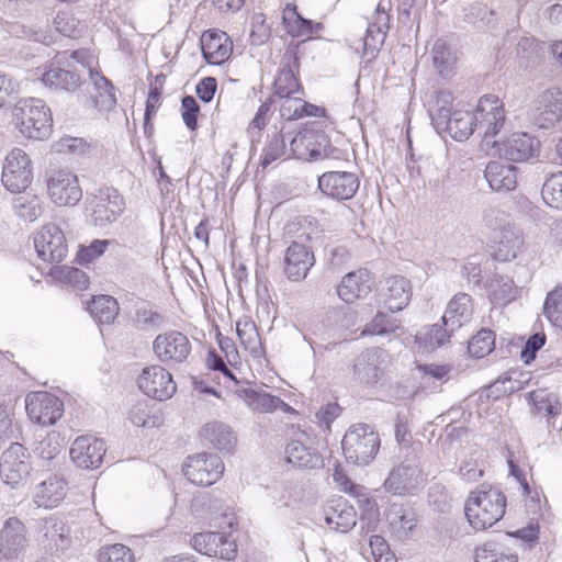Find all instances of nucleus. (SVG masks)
<instances>
[{
	"instance_id": "f257e3e1",
	"label": "nucleus",
	"mask_w": 562,
	"mask_h": 562,
	"mask_svg": "<svg viewBox=\"0 0 562 562\" xmlns=\"http://www.w3.org/2000/svg\"><path fill=\"white\" fill-rule=\"evenodd\" d=\"M505 509V495L497 488L486 486L472 492L464 506L468 521L477 530L495 525L504 516Z\"/></svg>"
},
{
	"instance_id": "f03ea898",
	"label": "nucleus",
	"mask_w": 562,
	"mask_h": 562,
	"mask_svg": "<svg viewBox=\"0 0 562 562\" xmlns=\"http://www.w3.org/2000/svg\"><path fill=\"white\" fill-rule=\"evenodd\" d=\"M13 119L21 134L30 139L42 140L52 133V112L41 99L20 100L13 109Z\"/></svg>"
},
{
	"instance_id": "7ed1b4c3",
	"label": "nucleus",
	"mask_w": 562,
	"mask_h": 562,
	"mask_svg": "<svg viewBox=\"0 0 562 562\" xmlns=\"http://www.w3.org/2000/svg\"><path fill=\"white\" fill-rule=\"evenodd\" d=\"M341 448L349 463L368 465L379 451L380 437L370 425L357 424L345 434Z\"/></svg>"
},
{
	"instance_id": "20e7f679",
	"label": "nucleus",
	"mask_w": 562,
	"mask_h": 562,
	"mask_svg": "<svg viewBox=\"0 0 562 562\" xmlns=\"http://www.w3.org/2000/svg\"><path fill=\"white\" fill-rule=\"evenodd\" d=\"M46 193L58 207L74 206L82 198V190L76 173L66 168L52 169L45 176Z\"/></svg>"
},
{
	"instance_id": "39448f33",
	"label": "nucleus",
	"mask_w": 562,
	"mask_h": 562,
	"mask_svg": "<svg viewBox=\"0 0 562 562\" xmlns=\"http://www.w3.org/2000/svg\"><path fill=\"white\" fill-rule=\"evenodd\" d=\"M290 153L299 159H339L341 150L333 146L324 133L304 132L295 135L290 143Z\"/></svg>"
},
{
	"instance_id": "423d86ee",
	"label": "nucleus",
	"mask_w": 562,
	"mask_h": 562,
	"mask_svg": "<svg viewBox=\"0 0 562 562\" xmlns=\"http://www.w3.org/2000/svg\"><path fill=\"white\" fill-rule=\"evenodd\" d=\"M33 181V165L29 155L13 148L4 158L1 182L9 192L26 190Z\"/></svg>"
},
{
	"instance_id": "0eeeda50",
	"label": "nucleus",
	"mask_w": 562,
	"mask_h": 562,
	"mask_svg": "<svg viewBox=\"0 0 562 562\" xmlns=\"http://www.w3.org/2000/svg\"><path fill=\"white\" fill-rule=\"evenodd\" d=\"M71 67L72 65L67 60V52L57 53L53 63L45 66L40 80L50 90L75 92L81 87L83 79Z\"/></svg>"
},
{
	"instance_id": "6e6552de",
	"label": "nucleus",
	"mask_w": 562,
	"mask_h": 562,
	"mask_svg": "<svg viewBox=\"0 0 562 562\" xmlns=\"http://www.w3.org/2000/svg\"><path fill=\"white\" fill-rule=\"evenodd\" d=\"M425 481L419 458L415 451H412L400 465L392 469L384 482V487L394 494L411 493Z\"/></svg>"
},
{
	"instance_id": "1a4fd4ad",
	"label": "nucleus",
	"mask_w": 562,
	"mask_h": 562,
	"mask_svg": "<svg viewBox=\"0 0 562 562\" xmlns=\"http://www.w3.org/2000/svg\"><path fill=\"white\" fill-rule=\"evenodd\" d=\"M562 117V91L548 89L540 93L530 104L527 112L528 122L548 130L553 127Z\"/></svg>"
},
{
	"instance_id": "9d476101",
	"label": "nucleus",
	"mask_w": 562,
	"mask_h": 562,
	"mask_svg": "<svg viewBox=\"0 0 562 562\" xmlns=\"http://www.w3.org/2000/svg\"><path fill=\"white\" fill-rule=\"evenodd\" d=\"M224 472V463L217 454L202 452L187 458L183 464L184 476L195 485L211 486Z\"/></svg>"
},
{
	"instance_id": "9b49d317",
	"label": "nucleus",
	"mask_w": 562,
	"mask_h": 562,
	"mask_svg": "<svg viewBox=\"0 0 562 562\" xmlns=\"http://www.w3.org/2000/svg\"><path fill=\"white\" fill-rule=\"evenodd\" d=\"M33 243L38 258L45 262L59 263L67 256L65 234L55 223H47L35 232Z\"/></svg>"
},
{
	"instance_id": "f8f14e48",
	"label": "nucleus",
	"mask_w": 562,
	"mask_h": 562,
	"mask_svg": "<svg viewBox=\"0 0 562 562\" xmlns=\"http://www.w3.org/2000/svg\"><path fill=\"white\" fill-rule=\"evenodd\" d=\"M153 351L161 363L176 366L189 358L192 346L183 333L168 330L156 336L153 341Z\"/></svg>"
},
{
	"instance_id": "ddd939ff",
	"label": "nucleus",
	"mask_w": 562,
	"mask_h": 562,
	"mask_svg": "<svg viewBox=\"0 0 562 562\" xmlns=\"http://www.w3.org/2000/svg\"><path fill=\"white\" fill-rule=\"evenodd\" d=\"M69 527L58 517L49 516L36 520L35 539L49 554H57L70 546Z\"/></svg>"
},
{
	"instance_id": "4468645a",
	"label": "nucleus",
	"mask_w": 562,
	"mask_h": 562,
	"mask_svg": "<svg viewBox=\"0 0 562 562\" xmlns=\"http://www.w3.org/2000/svg\"><path fill=\"white\" fill-rule=\"evenodd\" d=\"M473 113L475 123H477L475 124L476 131L485 139L497 135L506 122L504 104L498 97L493 94L482 97Z\"/></svg>"
},
{
	"instance_id": "2eb2a0df",
	"label": "nucleus",
	"mask_w": 562,
	"mask_h": 562,
	"mask_svg": "<svg viewBox=\"0 0 562 562\" xmlns=\"http://www.w3.org/2000/svg\"><path fill=\"white\" fill-rule=\"evenodd\" d=\"M30 472L31 463L25 448L21 443H12L1 457L0 476L3 483L18 488L24 485Z\"/></svg>"
},
{
	"instance_id": "dca6fc26",
	"label": "nucleus",
	"mask_w": 562,
	"mask_h": 562,
	"mask_svg": "<svg viewBox=\"0 0 562 562\" xmlns=\"http://www.w3.org/2000/svg\"><path fill=\"white\" fill-rule=\"evenodd\" d=\"M25 409L32 422L49 426L63 416L64 404L54 394L38 391L26 395Z\"/></svg>"
},
{
	"instance_id": "f3484780",
	"label": "nucleus",
	"mask_w": 562,
	"mask_h": 562,
	"mask_svg": "<svg viewBox=\"0 0 562 562\" xmlns=\"http://www.w3.org/2000/svg\"><path fill=\"white\" fill-rule=\"evenodd\" d=\"M137 383L147 396L158 401L170 398L177 390L171 373L158 364L143 369Z\"/></svg>"
},
{
	"instance_id": "a211bd4d",
	"label": "nucleus",
	"mask_w": 562,
	"mask_h": 562,
	"mask_svg": "<svg viewBox=\"0 0 562 562\" xmlns=\"http://www.w3.org/2000/svg\"><path fill=\"white\" fill-rule=\"evenodd\" d=\"M541 143L526 132H515L497 144L499 156L514 162H524L540 154Z\"/></svg>"
},
{
	"instance_id": "6ab92c4d",
	"label": "nucleus",
	"mask_w": 562,
	"mask_h": 562,
	"mask_svg": "<svg viewBox=\"0 0 562 562\" xmlns=\"http://www.w3.org/2000/svg\"><path fill=\"white\" fill-rule=\"evenodd\" d=\"M191 546L198 552L232 561L237 554V546L231 535L223 532H200L191 538Z\"/></svg>"
},
{
	"instance_id": "aec40b11",
	"label": "nucleus",
	"mask_w": 562,
	"mask_h": 562,
	"mask_svg": "<svg viewBox=\"0 0 562 562\" xmlns=\"http://www.w3.org/2000/svg\"><path fill=\"white\" fill-rule=\"evenodd\" d=\"M25 525L16 517L8 518L0 529V555L5 561L18 560L26 550Z\"/></svg>"
},
{
	"instance_id": "412c9836",
	"label": "nucleus",
	"mask_w": 562,
	"mask_h": 562,
	"mask_svg": "<svg viewBox=\"0 0 562 562\" xmlns=\"http://www.w3.org/2000/svg\"><path fill=\"white\" fill-rule=\"evenodd\" d=\"M359 186V178L353 172L328 171L318 177V189L321 192L338 201L353 198Z\"/></svg>"
},
{
	"instance_id": "4be33fe9",
	"label": "nucleus",
	"mask_w": 562,
	"mask_h": 562,
	"mask_svg": "<svg viewBox=\"0 0 562 562\" xmlns=\"http://www.w3.org/2000/svg\"><path fill=\"white\" fill-rule=\"evenodd\" d=\"M92 204V221L99 227L115 222L125 207L123 198L113 188L99 190L98 194L93 196Z\"/></svg>"
},
{
	"instance_id": "5701e85b",
	"label": "nucleus",
	"mask_w": 562,
	"mask_h": 562,
	"mask_svg": "<svg viewBox=\"0 0 562 562\" xmlns=\"http://www.w3.org/2000/svg\"><path fill=\"white\" fill-rule=\"evenodd\" d=\"M105 451V442L102 439L86 435L72 442L69 454L76 467L97 469L101 465Z\"/></svg>"
},
{
	"instance_id": "b1692460",
	"label": "nucleus",
	"mask_w": 562,
	"mask_h": 562,
	"mask_svg": "<svg viewBox=\"0 0 562 562\" xmlns=\"http://www.w3.org/2000/svg\"><path fill=\"white\" fill-rule=\"evenodd\" d=\"M386 352L381 348H369L361 352L352 363L358 381L364 384L376 383L384 373Z\"/></svg>"
},
{
	"instance_id": "393cba45",
	"label": "nucleus",
	"mask_w": 562,
	"mask_h": 562,
	"mask_svg": "<svg viewBox=\"0 0 562 562\" xmlns=\"http://www.w3.org/2000/svg\"><path fill=\"white\" fill-rule=\"evenodd\" d=\"M315 265L314 254L304 244L292 241L284 254V273L290 281H303Z\"/></svg>"
},
{
	"instance_id": "a878e982",
	"label": "nucleus",
	"mask_w": 562,
	"mask_h": 562,
	"mask_svg": "<svg viewBox=\"0 0 562 562\" xmlns=\"http://www.w3.org/2000/svg\"><path fill=\"white\" fill-rule=\"evenodd\" d=\"M374 280L372 273L367 269L351 271L342 277L337 285V295L348 304L364 299L371 291Z\"/></svg>"
},
{
	"instance_id": "bb28decb",
	"label": "nucleus",
	"mask_w": 562,
	"mask_h": 562,
	"mask_svg": "<svg viewBox=\"0 0 562 562\" xmlns=\"http://www.w3.org/2000/svg\"><path fill=\"white\" fill-rule=\"evenodd\" d=\"M307 436L299 432L296 438L290 440L284 449L285 459L293 467L300 469H317L323 465V458L315 449L306 445Z\"/></svg>"
},
{
	"instance_id": "cd10ccee",
	"label": "nucleus",
	"mask_w": 562,
	"mask_h": 562,
	"mask_svg": "<svg viewBox=\"0 0 562 562\" xmlns=\"http://www.w3.org/2000/svg\"><path fill=\"white\" fill-rule=\"evenodd\" d=\"M299 58L293 52H285L281 60V69L274 79V93L277 97L290 94H304L296 72L299 71Z\"/></svg>"
},
{
	"instance_id": "c85d7f7f",
	"label": "nucleus",
	"mask_w": 562,
	"mask_h": 562,
	"mask_svg": "<svg viewBox=\"0 0 562 562\" xmlns=\"http://www.w3.org/2000/svg\"><path fill=\"white\" fill-rule=\"evenodd\" d=\"M380 296L383 305L392 313L402 311L412 299L411 281L401 276H392L385 280Z\"/></svg>"
},
{
	"instance_id": "c756f323",
	"label": "nucleus",
	"mask_w": 562,
	"mask_h": 562,
	"mask_svg": "<svg viewBox=\"0 0 562 562\" xmlns=\"http://www.w3.org/2000/svg\"><path fill=\"white\" fill-rule=\"evenodd\" d=\"M67 493V482L54 474L34 486L33 501L38 507L55 508L64 501Z\"/></svg>"
},
{
	"instance_id": "7c9ffc66",
	"label": "nucleus",
	"mask_w": 562,
	"mask_h": 562,
	"mask_svg": "<svg viewBox=\"0 0 562 562\" xmlns=\"http://www.w3.org/2000/svg\"><path fill=\"white\" fill-rule=\"evenodd\" d=\"M13 193L15 195L11 200V209L19 220L25 223H34L45 213V201L33 190Z\"/></svg>"
},
{
	"instance_id": "2f4dec72",
	"label": "nucleus",
	"mask_w": 562,
	"mask_h": 562,
	"mask_svg": "<svg viewBox=\"0 0 562 562\" xmlns=\"http://www.w3.org/2000/svg\"><path fill=\"white\" fill-rule=\"evenodd\" d=\"M204 59L211 65H221L232 55L233 43L225 32L207 31L201 37Z\"/></svg>"
},
{
	"instance_id": "473e14b6",
	"label": "nucleus",
	"mask_w": 562,
	"mask_h": 562,
	"mask_svg": "<svg viewBox=\"0 0 562 562\" xmlns=\"http://www.w3.org/2000/svg\"><path fill=\"white\" fill-rule=\"evenodd\" d=\"M473 303L472 297L467 293H457L448 303L441 317L449 330H458L472 321Z\"/></svg>"
},
{
	"instance_id": "72a5a7b5",
	"label": "nucleus",
	"mask_w": 562,
	"mask_h": 562,
	"mask_svg": "<svg viewBox=\"0 0 562 562\" xmlns=\"http://www.w3.org/2000/svg\"><path fill=\"white\" fill-rule=\"evenodd\" d=\"M525 246V236L522 231L513 225L495 236L494 256L498 261H510L515 259Z\"/></svg>"
},
{
	"instance_id": "f704fd0d",
	"label": "nucleus",
	"mask_w": 562,
	"mask_h": 562,
	"mask_svg": "<svg viewBox=\"0 0 562 562\" xmlns=\"http://www.w3.org/2000/svg\"><path fill=\"white\" fill-rule=\"evenodd\" d=\"M386 520L391 532L400 540L411 537L416 527V515L412 507L393 503L386 510Z\"/></svg>"
},
{
	"instance_id": "c9c22d12",
	"label": "nucleus",
	"mask_w": 562,
	"mask_h": 562,
	"mask_svg": "<svg viewBox=\"0 0 562 562\" xmlns=\"http://www.w3.org/2000/svg\"><path fill=\"white\" fill-rule=\"evenodd\" d=\"M201 439L211 447L229 452L236 443V436L232 427L218 420L206 423L200 430Z\"/></svg>"
},
{
	"instance_id": "e433bc0d",
	"label": "nucleus",
	"mask_w": 562,
	"mask_h": 562,
	"mask_svg": "<svg viewBox=\"0 0 562 562\" xmlns=\"http://www.w3.org/2000/svg\"><path fill=\"white\" fill-rule=\"evenodd\" d=\"M484 177L492 190L508 192L517 186V167L501 161H490L485 168Z\"/></svg>"
},
{
	"instance_id": "4c0bfd02",
	"label": "nucleus",
	"mask_w": 562,
	"mask_h": 562,
	"mask_svg": "<svg viewBox=\"0 0 562 562\" xmlns=\"http://www.w3.org/2000/svg\"><path fill=\"white\" fill-rule=\"evenodd\" d=\"M387 22L389 15L384 10L380 12V5H378L376 22L369 24L363 37L364 56H367L369 59L375 57L379 48L384 43L386 31L389 29Z\"/></svg>"
},
{
	"instance_id": "58836bf2",
	"label": "nucleus",
	"mask_w": 562,
	"mask_h": 562,
	"mask_svg": "<svg viewBox=\"0 0 562 562\" xmlns=\"http://www.w3.org/2000/svg\"><path fill=\"white\" fill-rule=\"evenodd\" d=\"M304 94H290L278 97L280 103V115L282 119L292 121L304 116H317L321 108L303 100Z\"/></svg>"
},
{
	"instance_id": "ea45409f",
	"label": "nucleus",
	"mask_w": 562,
	"mask_h": 562,
	"mask_svg": "<svg viewBox=\"0 0 562 562\" xmlns=\"http://www.w3.org/2000/svg\"><path fill=\"white\" fill-rule=\"evenodd\" d=\"M283 22L286 32L292 37H311L312 34L322 27L319 23L302 18L297 12L296 5L291 3L286 4L283 10Z\"/></svg>"
},
{
	"instance_id": "a19ab883",
	"label": "nucleus",
	"mask_w": 562,
	"mask_h": 562,
	"mask_svg": "<svg viewBox=\"0 0 562 562\" xmlns=\"http://www.w3.org/2000/svg\"><path fill=\"white\" fill-rule=\"evenodd\" d=\"M474 113L468 110H456L453 114L446 120L443 127L456 140L468 139L476 131Z\"/></svg>"
},
{
	"instance_id": "79ce46f5",
	"label": "nucleus",
	"mask_w": 562,
	"mask_h": 562,
	"mask_svg": "<svg viewBox=\"0 0 562 562\" xmlns=\"http://www.w3.org/2000/svg\"><path fill=\"white\" fill-rule=\"evenodd\" d=\"M236 333L240 345L252 358L259 359L263 356L261 339L252 321L247 317L239 319L236 323Z\"/></svg>"
},
{
	"instance_id": "37998d69",
	"label": "nucleus",
	"mask_w": 562,
	"mask_h": 562,
	"mask_svg": "<svg viewBox=\"0 0 562 562\" xmlns=\"http://www.w3.org/2000/svg\"><path fill=\"white\" fill-rule=\"evenodd\" d=\"M454 334L449 327L442 324H434L422 328L415 336L419 347L426 350H435L448 344Z\"/></svg>"
},
{
	"instance_id": "c03bdc74",
	"label": "nucleus",
	"mask_w": 562,
	"mask_h": 562,
	"mask_svg": "<svg viewBox=\"0 0 562 562\" xmlns=\"http://www.w3.org/2000/svg\"><path fill=\"white\" fill-rule=\"evenodd\" d=\"M166 321V316L148 302L137 305L132 317V324L138 330H158Z\"/></svg>"
},
{
	"instance_id": "a18cd8bd",
	"label": "nucleus",
	"mask_w": 562,
	"mask_h": 562,
	"mask_svg": "<svg viewBox=\"0 0 562 562\" xmlns=\"http://www.w3.org/2000/svg\"><path fill=\"white\" fill-rule=\"evenodd\" d=\"M325 521L330 529L347 532L357 524L356 510L353 506L339 502L335 507L330 508V513H326Z\"/></svg>"
},
{
	"instance_id": "49530a36",
	"label": "nucleus",
	"mask_w": 562,
	"mask_h": 562,
	"mask_svg": "<svg viewBox=\"0 0 562 562\" xmlns=\"http://www.w3.org/2000/svg\"><path fill=\"white\" fill-rule=\"evenodd\" d=\"M240 395L250 409L255 412L271 413L288 406L280 397L252 389L243 390Z\"/></svg>"
},
{
	"instance_id": "de8ad7c7",
	"label": "nucleus",
	"mask_w": 562,
	"mask_h": 562,
	"mask_svg": "<svg viewBox=\"0 0 562 562\" xmlns=\"http://www.w3.org/2000/svg\"><path fill=\"white\" fill-rule=\"evenodd\" d=\"M490 300L497 305H507L517 296V286L509 278L495 274L487 281Z\"/></svg>"
},
{
	"instance_id": "09e8293b",
	"label": "nucleus",
	"mask_w": 562,
	"mask_h": 562,
	"mask_svg": "<svg viewBox=\"0 0 562 562\" xmlns=\"http://www.w3.org/2000/svg\"><path fill=\"white\" fill-rule=\"evenodd\" d=\"M432 63L442 78L452 76L457 63L456 52L443 38H438L432 46Z\"/></svg>"
},
{
	"instance_id": "8fccbe9b",
	"label": "nucleus",
	"mask_w": 562,
	"mask_h": 562,
	"mask_svg": "<svg viewBox=\"0 0 562 562\" xmlns=\"http://www.w3.org/2000/svg\"><path fill=\"white\" fill-rule=\"evenodd\" d=\"M90 315L100 324H111L116 318L120 307L116 300L110 295H99L88 305Z\"/></svg>"
},
{
	"instance_id": "3c124183",
	"label": "nucleus",
	"mask_w": 562,
	"mask_h": 562,
	"mask_svg": "<svg viewBox=\"0 0 562 562\" xmlns=\"http://www.w3.org/2000/svg\"><path fill=\"white\" fill-rule=\"evenodd\" d=\"M541 198L546 205L562 211V170L549 173L542 184Z\"/></svg>"
},
{
	"instance_id": "603ef678",
	"label": "nucleus",
	"mask_w": 562,
	"mask_h": 562,
	"mask_svg": "<svg viewBox=\"0 0 562 562\" xmlns=\"http://www.w3.org/2000/svg\"><path fill=\"white\" fill-rule=\"evenodd\" d=\"M452 102L453 95L449 90L440 89L436 92L429 113L437 128L443 127L446 120L453 114Z\"/></svg>"
},
{
	"instance_id": "864d4df0",
	"label": "nucleus",
	"mask_w": 562,
	"mask_h": 562,
	"mask_svg": "<svg viewBox=\"0 0 562 562\" xmlns=\"http://www.w3.org/2000/svg\"><path fill=\"white\" fill-rule=\"evenodd\" d=\"M475 562H518V557L501 543L488 541L475 549Z\"/></svg>"
},
{
	"instance_id": "5fc2aeb1",
	"label": "nucleus",
	"mask_w": 562,
	"mask_h": 562,
	"mask_svg": "<svg viewBox=\"0 0 562 562\" xmlns=\"http://www.w3.org/2000/svg\"><path fill=\"white\" fill-rule=\"evenodd\" d=\"M90 80L98 91V101L102 108L112 109L115 103L114 87L112 82L95 69H90Z\"/></svg>"
},
{
	"instance_id": "6e6d98bb",
	"label": "nucleus",
	"mask_w": 562,
	"mask_h": 562,
	"mask_svg": "<svg viewBox=\"0 0 562 562\" xmlns=\"http://www.w3.org/2000/svg\"><path fill=\"white\" fill-rule=\"evenodd\" d=\"M530 398L538 413L549 417H557L561 414V403L554 393L547 390H537L530 393Z\"/></svg>"
},
{
	"instance_id": "4d7b16f0",
	"label": "nucleus",
	"mask_w": 562,
	"mask_h": 562,
	"mask_svg": "<svg viewBox=\"0 0 562 562\" xmlns=\"http://www.w3.org/2000/svg\"><path fill=\"white\" fill-rule=\"evenodd\" d=\"M495 347V335L488 328H482L468 342V351L471 357L483 358L490 355Z\"/></svg>"
},
{
	"instance_id": "13d9d810",
	"label": "nucleus",
	"mask_w": 562,
	"mask_h": 562,
	"mask_svg": "<svg viewBox=\"0 0 562 562\" xmlns=\"http://www.w3.org/2000/svg\"><path fill=\"white\" fill-rule=\"evenodd\" d=\"M61 447L63 440L60 436L55 431H50L42 440L36 442L33 452L37 458L50 461L60 453Z\"/></svg>"
},
{
	"instance_id": "bf43d9fd",
	"label": "nucleus",
	"mask_w": 562,
	"mask_h": 562,
	"mask_svg": "<svg viewBox=\"0 0 562 562\" xmlns=\"http://www.w3.org/2000/svg\"><path fill=\"white\" fill-rule=\"evenodd\" d=\"M543 314L553 326L562 328V286L548 293L543 304Z\"/></svg>"
},
{
	"instance_id": "052dcab7",
	"label": "nucleus",
	"mask_w": 562,
	"mask_h": 562,
	"mask_svg": "<svg viewBox=\"0 0 562 562\" xmlns=\"http://www.w3.org/2000/svg\"><path fill=\"white\" fill-rule=\"evenodd\" d=\"M190 508L196 517L207 518L220 509V501L209 492H199L193 496Z\"/></svg>"
},
{
	"instance_id": "680f3d73",
	"label": "nucleus",
	"mask_w": 562,
	"mask_h": 562,
	"mask_svg": "<svg viewBox=\"0 0 562 562\" xmlns=\"http://www.w3.org/2000/svg\"><path fill=\"white\" fill-rule=\"evenodd\" d=\"M400 327L396 318H393L382 312L373 317V319L366 325L361 331V336L367 335H386L394 333Z\"/></svg>"
},
{
	"instance_id": "e2e57ef3",
	"label": "nucleus",
	"mask_w": 562,
	"mask_h": 562,
	"mask_svg": "<svg viewBox=\"0 0 562 562\" xmlns=\"http://www.w3.org/2000/svg\"><path fill=\"white\" fill-rule=\"evenodd\" d=\"M288 149L284 136L281 133H276L263 148L260 165L262 168H267L273 161L284 157Z\"/></svg>"
},
{
	"instance_id": "0e129e2a",
	"label": "nucleus",
	"mask_w": 562,
	"mask_h": 562,
	"mask_svg": "<svg viewBox=\"0 0 562 562\" xmlns=\"http://www.w3.org/2000/svg\"><path fill=\"white\" fill-rule=\"evenodd\" d=\"M98 562H135V557L128 547L114 543L99 550Z\"/></svg>"
},
{
	"instance_id": "69168bd1",
	"label": "nucleus",
	"mask_w": 562,
	"mask_h": 562,
	"mask_svg": "<svg viewBox=\"0 0 562 562\" xmlns=\"http://www.w3.org/2000/svg\"><path fill=\"white\" fill-rule=\"evenodd\" d=\"M483 223L488 229L498 233H502V229L515 225L510 220V215L497 207H491L484 211Z\"/></svg>"
},
{
	"instance_id": "338daca9",
	"label": "nucleus",
	"mask_w": 562,
	"mask_h": 562,
	"mask_svg": "<svg viewBox=\"0 0 562 562\" xmlns=\"http://www.w3.org/2000/svg\"><path fill=\"white\" fill-rule=\"evenodd\" d=\"M56 30L68 37H76L81 32L80 21L68 12H59L54 19Z\"/></svg>"
},
{
	"instance_id": "774afa93",
	"label": "nucleus",
	"mask_w": 562,
	"mask_h": 562,
	"mask_svg": "<svg viewBox=\"0 0 562 562\" xmlns=\"http://www.w3.org/2000/svg\"><path fill=\"white\" fill-rule=\"evenodd\" d=\"M57 273L59 280L77 289L83 290L88 286L89 280L87 274L78 268L64 266Z\"/></svg>"
}]
</instances>
